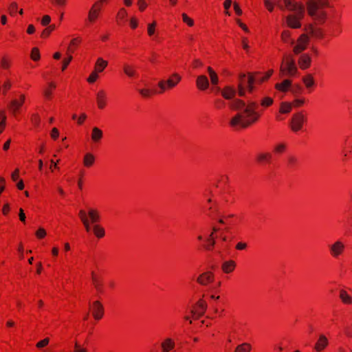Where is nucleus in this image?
<instances>
[{"instance_id":"nucleus-1","label":"nucleus","mask_w":352,"mask_h":352,"mask_svg":"<svg viewBox=\"0 0 352 352\" xmlns=\"http://www.w3.org/2000/svg\"><path fill=\"white\" fill-rule=\"evenodd\" d=\"M236 93V89L232 87H226L221 89V96L227 100H230V108L239 111L230 120V125L233 127L245 129L256 122L261 117V113L256 111L258 103L253 98L248 100L247 102L235 98Z\"/></svg>"},{"instance_id":"nucleus-2","label":"nucleus","mask_w":352,"mask_h":352,"mask_svg":"<svg viewBox=\"0 0 352 352\" xmlns=\"http://www.w3.org/2000/svg\"><path fill=\"white\" fill-rule=\"evenodd\" d=\"M298 73V68L295 61L291 56H287L283 60L280 68V74L282 76L293 77Z\"/></svg>"},{"instance_id":"nucleus-3","label":"nucleus","mask_w":352,"mask_h":352,"mask_svg":"<svg viewBox=\"0 0 352 352\" xmlns=\"http://www.w3.org/2000/svg\"><path fill=\"white\" fill-rule=\"evenodd\" d=\"M275 3L280 10H287L291 13L305 10L304 6L296 0H276Z\"/></svg>"},{"instance_id":"nucleus-4","label":"nucleus","mask_w":352,"mask_h":352,"mask_svg":"<svg viewBox=\"0 0 352 352\" xmlns=\"http://www.w3.org/2000/svg\"><path fill=\"white\" fill-rule=\"evenodd\" d=\"M304 16L305 10H298V12L289 14L285 16L287 26L293 29L301 28V21L304 18Z\"/></svg>"},{"instance_id":"nucleus-5","label":"nucleus","mask_w":352,"mask_h":352,"mask_svg":"<svg viewBox=\"0 0 352 352\" xmlns=\"http://www.w3.org/2000/svg\"><path fill=\"white\" fill-rule=\"evenodd\" d=\"M307 11L309 14L314 19L324 22L327 17V13L321 8H318V6L314 2L307 3Z\"/></svg>"},{"instance_id":"nucleus-6","label":"nucleus","mask_w":352,"mask_h":352,"mask_svg":"<svg viewBox=\"0 0 352 352\" xmlns=\"http://www.w3.org/2000/svg\"><path fill=\"white\" fill-rule=\"evenodd\" d=\"M181 79V76L178 74L175 73L166 80H160L158 82V87L161 89V92H163L175 87L180 82Z\"/></svg>"},{"instance_id":"nucleus-7","label":"nucleus","mask_w":352,"mask_h":352,"mask_svg":"<svg viewBox=\"0 0 352 352\" xmlns=\"http://www.w3.org/2000/svg\"><path fill=\"white\" fill-rule=\"evenodd\" d=\"M307 118L302 112L294 113L291 121V129L293 131L297 132L302 129L303 124L306 122Z\"/></svg>"},{"instance_id":"nucleus-8","label":"nucleus","mask_w":352,"mask_h":352,"mask_svg":"<svg viewBox=\"0 0 352 352\" xmlns=\"http://www.w3.org/2000/svg\"><path fill=\"white\" fill-rule=\"evenodd\" d=\"M206 308V302L202 299H200L195 305L192 306L190 309V313L195 319H198L201 316H204Z\"/></svg>"},{"instance_id":"nucleus-9","label":"nucleus","mask_w":352,"mask_h":352,"mask_svg":"<svg viewBox=\"0 0 352 352\" xmlns=\"http://www.w3.org/2000/svg\"><path fill=\"white\" fill-rule=\"evenodd\" d=\"M345 249L344 243L340 240L335 241L333 243L329 245V251L331 255L333 258H338L342 254Z\"/></svg>"},{"instance_id":"nucleus-10","label":"nucleus","mask_w":352,"mask_h":352,"mask_svg":"<svg viewBox=\"0 0 352 352\" xmlns=\"http://www.w3.org/2000/svg\"><path fill=\"white\" fill-rule=\"evenodd\" d=\"M309 42V37L307 34H301L297 40L296 45L294 47V52L296 54H300L304 51Z\"/></svg>"},{"instance_id":"nucleus-11","label":"nucleus","mask_w":352,"mask_h":352,"mask_svg":"<svg viewBox=\"0 0 352 352\" xmlns=\"http://www.w3.org/2000/svg\"><path fill=\"white\" fill-rule=\"evenodd\" d=\"M208 72L210 79V82L212 85L210 91L211 92L217 94L219 90V88L217 86L219 83V76L210 67H208Z\"/></svg>"},{"instance_id":"nucleus-12","label":"nucleus","mask_w":352,"mask_h":352,"mask_svg":"<svg viewBox=\"0 0 352 352\" xmlns=\"http://www.w3.org/2000/svg\"><path fill=\"white\" fill-rule=\"evenodd\" d=\"M214 280V276L211 272H205L201 274L197 278V282L203 286H206Z\"/></svg>"},{"instance_id":"nucleus-13","label":"nucleus","mask_w":352,"mask_h":352,"mask_svg":"<svg viewBox=\"0 0 352 352\" xmlns=\"http://www.w3.org/2000/svg\"><path fill=\"white\" fill-rule=\"evenodd\" d=\"M25 95L21 94L19 100L14 99L10 102L9 108L12 113L16 114V112L19 111L21 107L25 101Z\"/></svg>"},{"instance_id":"nucleus-14","label":"nucleus","mask_w":352,"mask_h":352,"mask_svg":"<svg viewBox=\"0 0 352 352\" xmlns=\"http://www.w3.org/2000/svg\"><path fill=\"white\" fill-rule=\"evenodd\" d=\"M328 344H329V341H328L327 338L324 335L321 334V335H320V336L314 346V349L317 352H321L327 346Z\"/></svg>"},{"instance_id":"nucleus-15","label":"nucleus","mask_w":352,"mask_h":352,"mask_svg":"<svg viewBox=\"0 0 352 352\" xmlns=\"http://www.w3.org/2000/svg\"><path fill=\"white\" fill-rule=\"evenodd\" d=\"M196 85L201 91H205L209 88V80L204 75L198 76L196 80Z\"/></svg>"},{"instance_id":"nucleus-16","label":"nucleus","mask_w":352,"mask_h":352,"mask_svg":"<svg viewBox=\"0 0 352 352\" xmlns=\"http://www.w3.org/2000/svg\"><path fill=\"white\" fill-rule=\"evenodd\" d=\"M101 10V5L96 2L94 4L89 12L88 19L89 21L94 22L98 16Z\"/></svg>"},{"instance_id":"nucleus-17","label":"nucleus","mask_w":352,"mask_h":352,"mask_svg":"<svg viewBox=\"0 0 352 352\" xmlns=\"http://www.w3.org/2000/svg\"><path fill=\"white\" fill-rule=\"evenodd\" d=\"M246 90L248 93L252 94L254 90V85L247 84L246 88L244 85H243L242 82H241L238 85V95L240 97H245L246 94Z\"/></svg>"},{"instance_id":"nucleus-18","label":"nucleus","mask_w":352,"mask_h":352,"mask_svg":"<svg viewBox=\"0 0 352 352\" xmlns=\"http://www.w3.org/2000/svg\"><path fill=\"white\" fill-rule=\"evenodd\" d=\"M103 307L99 301L93 303V315L96 320L100 319L103 316Z\"/></svg>"},{"instance_id":"nucleus-19","label":"nucleus","mask_w":352,"mask_h":352,"mask_svg":"<svg viewBox=\"0 0 352 352\" xmlns=\"http://www.w3.org/2000/svg\"><path fill=\"white\" fill-rule=\"evenodd\" d=\"M272 159V155L270 153H259L256 156V162L259 164H270Z\"/></svg>"},{"instance_id":"nucleus-20","label":"nucleus","mask_w":352,"mask_h":352,"mask_svg":"<svg viewBox=\"0 0 352 352\" xmlns=\"http://www.w3.org/2000/svg\"><path fill=\"white\" fill-rule=\"evenodd\" d=\"M235 267L236 263L232 260L226 261L221 263V270L226 274L232 272Z\"/></svg>"},{"instance_id":"nucleus-21","label":"nucleus","mask_w":352,"mask_h":352,"mask_svg":"<svg viewBox=\"0 0 352 352\" xmlns=\"http://www.w3.org/2000/svg\"><path fill=\"white\" fill-rule=\"evenodd\" d=\"M292 86V81L288 79L284 80L282 82L276 83L275 88L280 91L286 92Z\"/></svg>"},{"instance_id":"nucleus-22","label":"nucleus","mask_w":352,"mask_h":352,"mask_svg":"<svg viewBox=\"0 0 352 352\" xmlns=\"http://www.w3.org/2000/svg\"><path fill=\"white\" fill-rule=\"evenodd\" d=\"M307 32L309 34L315 38H322L323 37V32L320 28L309 25L307 29Z\"/></svg>"},{"instance_id":"nucleus-23","label":"nucleus","mask_w":352,"mask_h":352,"mask_svg":"<svg viewBox=\"0 0 352 352\" xmlns=\"http://www.w3.org/2000/svg\"><path fill=\"white\" fill-rule=\"evenodd\" d=\"M298 63L301 69H305L308 68L311 63L310 56L306 54H302L299 58Z\"/></svg>"},{"instance_id":"nucleus-24","label":"nucleus","mask_w":352,"mask_h":352,"mask_svg":"<svg viewBox=\"0 0 352 352\" xmlns=\"http://www.w3.org/2000/svg\"><path fill=\"white\" fill-rule=\"evenodd\" d=\"M175 346L174 341L170 338H166L161 344V347L163 352H168L172 350Z\"/></svg>"},{"instance_id":"nucleus-25","label":"nucleus","mask_w":352,"mask_h":352,"mask_svg":"<svg viewBox=\"0 0 352 352\" xmlns=\"http://www.w3.org/2000/svg\"><path fill=\"white\" fill-rule=\"evenodd\" d=\"M105 92L102 90L100 91L97 94V103L100 109H103L105 106Z\"/></svg>"},{"instance_id":"nucleus-26","label":"nucleus","mask_w":352,"mask_h":352,"mask_svg":"<svg viewBox=\"0 0 352 352\" xmlns=\"http://www.w3.org/2000/svg\"><path fill=\"white\" fill-rule=\"evenodd\" d=\"M102 131L98 127L92 129L91 139L94 142H97L102 138Z\"/></svg>"},{"instance_id":"nucleus-27","label":"nucleus","mask_w":352,"mask_h":352,"mask_svg":"<svg viewBox=\"0 0 352 352\" xmlns=\"http://www.w3.org/2000/svg\"><path fill=\"white\" fill-rule=\"evenodd\" d=\"M107 61L103 60L102 58H98L95 67V72H101L107 66Z\"/></svg>"},{"instance_id":"nucleus-28","label":"nucleus","mask_w":352,"mask_h":352,"mask_svg":"<svg viewBox=\"0 0 352 352\" xmlns=\"http://www.w3.org/2000/svg\"><path fill=\"white\" fill-rule=\"evenodd\" d=\"M230 217H232V215H230ZM229 217L230 216L225 217L224 219H221V226H223V228H221V230L227 234L231 233V222L228 220Z\"/></svg>"},{"instance_id":"nucleus-29","label":"nucleus","mask_w":352,"mask_h":352,"mask_svg":"<svg viewBox=\"0 0 352 352\" xmlns=\"http://www.w3.org/2000/svg\"><path fill=\"white\" fill-rule=\"evenodd\" d=\"M340 298L342 302L344 304L349 305L352 302L351 297L344 290H341L340 292Z\"/></svg>"},{"instance_id":"nucleus-30","label":"nucleus","mask_w":352,"mask_h":352,"mask_svg":"<svg viewBox=\"0 0 352 352\" xmlns=\"http://www.w3.org/2000/svg\"><path fill=\"white\" fill-rule=\"evenodd\" d=\"M213 234L214 233L212 232L206 239L207 243L205 245V249L208 251H211L215 244V240Z\"/></svg>"},{"instance_id":"nucleus-31","label":"nucleus","mask_w":352,"mask_h":352,"mask_svg":"<svg viewBox=\"0 0 352 352\" xmlns=\"http://www.w3.org/2000/svg\"><path fill=\"white\" fill-rule=\"evenodd\" d=\"M252 346L249 343L244 342L236 346L234 352H250Z\"/></svg>"},{"instance_id":"nucleus-32","label":"nucleus","mask_w":352,"mask_h":352,"mask_svg":"<svg viewBox=\"0 0 352 352\" xmlns=\"http://www.w3.org/2000/svg\"><path fill=\"white\" fill-rule=\"evenodd\" d=\"M302 81L307 88H310L314 85V80L311 74H308L302 78Z\"/></svg>"},{"instance_id":"nucleus-33","label":"nucleus","mask_w":352,"mask_h":352,"mask_svg":"<svg viewBox=\"0 0 352 352\" xmlns=\"http://www.w3.org/2000/svg\"><path fill=\"white\" fill-rule=\"evenodd\" d=\"M292 104L289 102H283L280 104V112L281 113H288L292 110Z\"/></svg>"},{"instance_id":"nucleus-34","label":"nucleus","mask_w":352,"mask_h":352,"mask_svg":"<svg viewBox=\"0 0 352 352\" xmlns=\"http://www.w3.org/2000/svg\"><path fill=\"white\" fill-rule=\"evenodd\" d=\"M274 102V100L271 97H269V96H265V97H263L261 100V106L263 107H268L270 106H271Z\"/></svg>"},{"instance_id":"nucleus-35","label":"nucleus","mask_w":352,"mask_h":352,"mask_svg":"<svg viewBox=\"0 0 352 352\" xmlns=\"http://www.w3.org/2000/svg\"><path fill=\"white\" fill-rule=\"evenodd\" d=\"M88 216L89 217L92 223H94L99 220V214L95 210H89L88 212Z\"/></svg>"},{"instance_id":"nucleus-36","label":"nucleus","mask_w":352,"mask_h":352,"mask_svg":"<svg viewBox=\"0 0 352 352\" xmlns=\"http://www.w3.org/2000/svg\"><path fill=\"white\" fill-rule=\"evenodd\" d=\"M94 232L96 236L98 238H101L104 236V230L99 226L98 225H94Z\"/></svg>"},{"instance_id":"nucleus-37","label":"nucleus","mask_w":352,"mask_h":352,"mask_svg":"<svg viewBox=\"0 0 352 352\" xmlns=\"http://www.w3.org/2000/svg\"><path fill=\"white\" fill-rule=\"evenodd\" d=\"M291 32L289 30H284L282 32L281 37L284 42H291V44H294V41L290 39Z\"/></svg>"},{"instance_id":"nucleus-38","label":"nucleus","mask_w":352,"mask_h":352,"mask_svg":"<svg viewBox=\"0 0 352 352\" xmlns=\"http://www.w3.org/2000/svg\"><path fill=\"white\" fill-rule=\"evenodd\" d=\"M94 162V157L90 153L85 155L84 158V164L87 166H91Z\"/></svg>"},{"instance_id":"nucleus-39","label":"nucleus","mask_w":352,"mask_h":352,"mask_svg":"<svg viewBox=\"0 0 352 352\" xmlns=\"http://www.w3.org/2000/svg\"><path fill=\"white\" fill-rule=\"evenodd\" d=\"M309 2L315 3L316 4H317V6H318V8H321V9L329 6L328 0H318V1L311 0Z\"/></svg>"},{"instance_id":"nucleus-40","label":"nucleus","mask_w":352,"mask_h":352,"mask_svg":"<svg viewBox=\"0 0 352 352\" xmlns=\"http://www.w3.org/2000/svg\"><path fill=\"white\" fill-rule=\"evenodd\" d=\"M286 149V145L285 144H278L274 147V152L277 154H281L285 152Z\"/></svg>"},{"instance_id":"nucleus-41","label":"nucleus","mask_w":352,"mask_h":352,"mask_svg":"<svg viewBox=\"0 0 352 352\" xmlns=\"http://www.w3.org/2000/svg\"><path fill=\"white\" fill-rule=\"evenodd\" d=\"M234 338V331L232 329H228L226 332V339L228 342L231 343L232 340Z\"/></svg>"},{"instance_id":"nucleus-42","label":"nucleus","mask_w":352,"mask_h":352,"mask_svg":"<svg viewBox=\"0 0 352 352\" xmlns=\"http://www.w3.org/2000/svg\"><path fill=\"white\" fill-rule=\"evenodd\" d=\"M258 72L249 73L247 84L254 85L256 82V75Z\"/></svg>"},{"instance_id":"nucleus-43","label":"nucleus","mask_w":352,"mask_h":352,"mask_svg":"<svg viewBox=\"0 0 352 352\" xmlns=\"http://www.w3.org/2000/svg\"><path fill=\"white\" fill-rule=\"evenodd\" d=\"M124 72L129 77H132L135 75V70L129 65H124Z\"/></svg>"},{"instance_id":"nucleus-44","label":"nucleus","mask_w":352,"mask_h":352,"mask_svg":"<svg viewBox=\"0 0 352 352\" xmlns=\"http://www.w3.org/2000/svg\"><path fill=\"white\" fill-rule=\"evenodd\" d=\"M302 90V87H301L300 85H294L293 87H292L290 88V91H291V92H292L294 95H295V96H297V95H298V94H301Z\"/></svg>"},{"instance_id":"nucleus-45","label":"nucleus","mask_w":352,"mask_h":352,"mask_svg":"<svg viewBox=\"0 0 352 352\" xmlns=\"http://www.w3.org/2000/svg\"><path fill=\"white\" fill-rule=\"evenodd\" d=\"M31 58L33 60H38L40 58L39 50L37 47H34L31 52Z\"/></svg>"},{"instance_id":"nucleus-46","label":"nucleus","mask_w":352,"mask_h":352,"mask_svg":"<svg viewBox=\"0 0 352 352\" xmlns=\"http://www.w3.org/2000/svg\"><path fill=\"white\" fill-rule=\"evenodd\" d=\"M12 87L11 81L9 79H7L4 81V82L2 85L3 87V94H6V91L9 90Z\"/></svg>"},{"instance_id":"nucleus-47","label":"nucleus","mask_w":352,"mask_h":352,"mask_svg":"<svg viewBox=\"0 0 352 352\" xmlns=\"http://www.w3.org/2000/svg\"><path fill=\"white\" fill-rule=\"evenodd\" d=\"M54 29H55V25H50L47 28L45 29L42 32L41 36H43V37L48 36L50 35V32L52 31H53Z\"/></svg>"},{"instance_id":"nucleus-48","label":"nucleus","mask_w":352,"mask_h":352,"mask_svg":"<svg viewBox=\"0 0 352 352\" xmlns=\"http://www.w3.org/2000/svg\"><path fill=\"white\" fill-rule=\"evenodd\" d=\"M138 91L141 96L144 98L150 97L152 94V91L148 89H138Z\"/></svg>"},{"instance_id":"nucleus-49","label":"nucleus","mask_w":352,"mask_h":352,"mask_svg":"<svg viewBox=\"0 0 352 352\" xmlns=\"http://www.w3.org/2000/svg\"><path fill=\"white\" fill-rule=\"evenodd\" d=\"M297 158L293 155H291L288 157V165L291 168L294 167L297 164Z\"/></svg>"},{"instance_id":"nucleus-50","label":"nucleus","mask_w":352,"mask_h":352,"mask_svg":"<svg viewBox=\"0 0 352 352\" xmlns=\"http://www.w3.org/2000/svg\"><path fill=\"white\" fill-rule=\"evenodd\" d=\"M155 25V22L148 25V34L149 36H153L154 34Z\"/></svg>"},{"instance_id":"nucleus-51","label":"nucleus","mask_w":352,"mask_h":352,"mask_svg":"<svg viewBox=\"0 0 352 352\" xmlns=\"http://www.w3.org/2000/svg\"><path fill=\"white\" fill-rule=\"evenodd\" d=\"M98 76L97 74V72L94 71L91 75L89 76V77L87 78V81L90 83H92V82H94L97 78H98Z\"/></svg>"},{"instance_id":"nucleus-52","label":"nucleus","mask_w":352,"mask_h":352,"mask_svg":"<svg viewBox=\"0 0 352 352\" xmlns=\"http://www.w3.org/2000/svg\"><path fill=\"white\" fill-rule=\"evenodd\" d=\"M264 3L265 6L270 12H272L274 10V3L270 0H264Z\"/></svg>"},{"instance_id":"nucleus-53","label":"nucleus","mask_w":352,"mask_h":352,"mask_svg":"<svg viewBox=\"0 0 352 352\" xmlns=\"http://www.w3.org/2000/svg\"><path fill=\"white\" fill-rule=\"evenodd\" d=\"M182 18L184 22L186 23L189 26L193 25V21L190 18H189L185 13L182 14Z\"/></svg>"},{"instance_id":"nucleus-54","label":"nucleus","mask_w":352,"mask_h":352,"mask_svg":"<svg viewBox=\"0 0 352 352\" xmlns=\"http://www.w3.org/2000/svg\"><path fill=\"white\" fill-rule=\"evenodd\" d=\"M79 217L82 221V222H85L86 221H88L87 215L88 214L86 213V212L83 210H80L79 211Z\"/></svg>"},{"instance_id":"nucleus-55","label":"nucleus","mask_w":352,"mask_h":352,"mask_svg":"<svg viewBox=\"0 0 352 352\" xmlns=\"http://www.w3.org/2000/svg\"><path fill=\"white\" fill-rule=\"evenodd\" d=\"M208 292L210 293V297L211 299H219V296H216V294H215V289L213 288V287H210L208 289Z\"/></svg>"},{"instance_id":"nucleus-56","label":"nucleus","mask_w":352,"mask_h":352,"mask_svg":"<svg viewBox=\"0 0 352 352\" xmlns=\"http://www.w3.org/2000/svg\"><path fill=\"white\" fill-rule=\"evenodd\" d=\"M17 10V4L15 2H13L10 4L9 8V12L10 14H14Z\"/></svg>"},{"instance_id":"nucleus-57","label":"nucleus","mask_w":352,"mask_h":352,"mask_svg":"<svg viewBox=\"0 0 352 352\" xmlns=\"http://www.w3.org/2000/svg\"><path fill=\"white\" fill-rule=\"evenodd\" d=\"M49 339L48 338H45L44 340L38 342L37 344H36V346L38 348H42L45 346H46L48 343H49Z\"/></svg>"},{"instance_id":"nucleus-58","label":"nucleus","mask_w":352,"mask_h":352,"mask_svg":"<svg viewBox=\"0 0 352 352\" xmlns=\"http://www.w3.org/2000/svg\"><path fill=\"white\" fill-rule=\"evenodd\" d=\"M50 16L49 15H45L41 20V23L43 25H47L50 23Z\"/></svg>"},{"instance_id":"nucleus-59","label":"nucleus","mask_w":352,"mask_h":352,"mask_svg":"<svg viewBox=\"0 0 352 352\" xmlns=\"http://www.w3.org/2000/svg\"><path fill=\"white\" fill-rule=\"evenodd\" d=\"M72 56H69L68 57V58L67 59H64L63 60V67H62V70H65L66 69V67H67V65L69 64L70 61L72 60Z\"/></svg>"},{"instance_id":"nucleus-60","label":"nucleus","mask_w":352,"mask_h":352,"mask_svg":"<svg viewBox=\"0 0 352 352\" xmlns=\"http://www.w3.org/2000/svg\"><path fill=\"white\" fill-rule=\"evenodd\" d=\"M36 234L38 238H43L46 235V232L43 228H41L37 230Z\"/></svg>"},{"instance_id":"nucleus-61","label":"nucleus","mask_w":352,"mask_h":352,"mask_svg":"<svg viewBox=\"0 0 352 352\" xmlns=\"http://www.w3.org/2000/svg\"><path fill=\"white\" fill-rule=\"evenodd\" d=\"M231 5H232V0H226L225 1L224 3H223V6H224L226 14H229L228 9L230 8Z\"/></svg>"},{"instance_id":"nucleus-62","label":"nucleus","mask_w":352,"mask_h":352,"mask_svg":"<svg viewBox=\"0 0 352 352\" xmlns=\"http://www.w3.org/2000/svg\"><path fill=\"white\" fill-rule=\"evenodd\" d=\"M304 99H296L294 100L293 104L294 105V107H298L302 106L304 104Z\"/></svg>"},{"instance_id":"nucleus-63","label":"nucleus","mask_w":352,"mask_h":352,"mask_svg":"<svg viewBox=\"0 0 352 352\" xmlns=\"http://www.w3.org/2000/svg\"><path fill=\"white\" fill-rule=\"evenodd\" d=\"M59 135V132L56 128H53L51 132V136L53 139L56 140Z\"/></svg>"},{"instance_id":"nucleus-64","label":"nucleus","mask_w":352,"mask_h":352,"mask_svg":"<svg viewBox=\"0 0 352 352\" xmlns=\"http://www.w3.org/2000/svg\"><path fill=\"white\" fill-rule=\"evenodd\" d=\"M74 347L76 348V352H87V349L81 348L77 342H75Z\"/></svg>"}]
</instances>
